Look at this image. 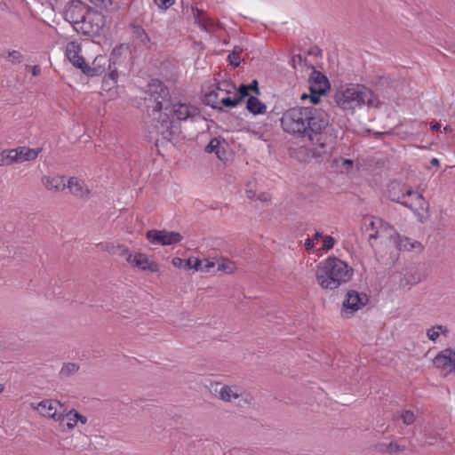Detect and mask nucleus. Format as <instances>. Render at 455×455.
Wrapping results in <instances>:
<instances>
[{"label": "nucleus", "mask_w": 455, "mask_h": 455, "mask_svg": "<svg viewBox=\"0 0 455 455\" xmlns=\"http://www.w3.org/2000/svg\"><path fill=\"white\" fill-rule=\"evenodd\" d=\"M283 130L296 139H307L313 156H330L335 149L337 130L330 124L326 111L315 107H295L285 110L281 117Z\"/></svg>", "instance_id": "obj_1"}, {"label": "nucleus", "mask_w": 455, "mask_h": 455, "mask_svg": "<svg viewBox=\"0 0 455 455\" xmlns=\"http://www.w3.org/2000/svg\"><path fill=\"white\" fill-rule=\"evenodd\" d=\"M354 269L347 262L330 256L317 265V283L326 290H334L351 280Z\"/></svg>", "instance_id": "obj_2"}, {"label": "nucleus", "mask_w": 455, "mask_h": 455, "mask_svg": "<svg viewBox=\"0 0 455 455\" xmlns=\"http://www.w3.org/2000/svg\"><path fill=\"white\" fill-rule=\"evenodd\" d=\"M338 107L343 110L353 111L356 107L367 105L369 108H378L380 104L379 97L368 87L363 84H351L350 87L339 90L334 96Z\"/></svg>", "instance_id": "obj_3"}, {"label": "nucleus", "mask_w": 455, "mask_h": 455, "mask_svg": "<svg viewBox=\"0 0 455 455\" xmlns=\"http://www.w3.org/2000/svg\"><path fill=\"white\" fill-rule=\"evenodd\" d=\"M145 100L152 108V115L159 110L168 111L172 105V96L168 86L159 79H151L147 85Z\"/></svg>", "instance_id": "obj_4"}, {"label": "nucleus", "mask_w": 455, "mask_h": 455, "mask_svg": "<svg viewBox=\"0 0 455 455\" xmlns=\"http://www.w3.org/2000/svg\"><path fill=\"white\" fill-rule=\"evenodd\" d=\"M106 25L105 16L99 11L90 7L89 12L83 20L82 24L77 27L76 32L84 36L95 37L100 35Z\"/></svg>", "instance_id": "obj_5"}, {"label": "nucleus", "mask_w": 455, "mask_h": 455, "mask_svg": "<svg viewBox=\"0 0 455 455\" xmlns=\"http://www.w3.org/2000/svg\"><path fill=\"white\" fill-rule=\"evenodd\" d=\"M90 6L80 0L68 1L63 10V17L66 21L70 23L76 31L85 15L89 12Z\"/></svg>", "instance_id": "obj_6"}, {"label": "nucleus", "mask_w": 455, "mask_h": 455, "mask_svg": "<svg viewBox=\"0 0 455 455\" xmlns=\"http://www.w3.org/2000/svg\"><path fill=\"white\" fill-rule=\"evenodd\" d=\"M153 116V125L164 142H171L176 132L174 122L165 110H159Z\"/></svg>", "instance_id": "obj_7"}, {"label": "nucleus", "mask_w": 455, "mask_h": 455, "mask_svg": "<svg viewBox=\"0 0 455 455\" xmlns=\"http://www.w3.org/2000/svg\"><path fill=\"white\" fill-rule=\"evenodd\" d=\"M369 301V298L366 293L359 292L355 290H349L345 297L342 305V316L345 318H350L355 312L364 307Z\"/></svg>", "instance_id": "obj_8"}, {"label": "nucleus", "mask_w": 455, "mask_h": 455, "mask_svg": "<svg viewBox=\"0 0 455 455\" xmlns=\"http://www.w3.org/2000/svg\"><path fill=\"white\" fill-rule=\"evenodd\" d=\"M406 193L408 196L404 202H402V205L410 209L422 221L424 214L428 212V202L420 193L413 190L412 188H411L410 192Z\"/></svg>", "instance_id": "obj_9"}, {"label": "nucleus", "mask_w": 455, "mask_h": 455, "mask_svg": "<svg viewBox=\"0 0 455 455\" xmlns=\"http://www.w3.org/2000/svg\"><path fill=\"white\" fill-rule=\"evenodd\" d=\"M146 237L150 243L163 246L179 243L183 239L180 233L165 229H150L146 233Z\"/></svg>", "instance_id": "obj_10"}, {"label": "nucleus", "mask_w": 455, "mask_h": 455, "mask_svg": "<svg viewBox=\"0 0 455 455\" xmlns=\"http://www.w3.org/2000/svg\"><path fill=\"white\" fill-rule=\"evenodd\" d=\"M169 111L172 113V116H174L178 121L190 120L193 122L201 115L200 109L197 107L190 103H181L180 101H172Z\"/></svg>", "instance_id": "obj_11"}, {"label": "nucleus", "mask_w": 455, "mask_h": 455, "mask_svg": "<svg viewBox=\"0 0 455 455\" xmlns=\"http://www.w3.org/2000/svg\"><path fill=\"white\" fill-rule=\"evenodd\" d=\"M64 405L58 400L46 399L38 403L36 410L44 417L53 419L63 424V412L61 410Z\"/></svg>", "instance_id": "obj_12"}, {"label": "nucleus", "mask_w": 455, "mask_h": 455, "mask_svg": "<svg viewBox=\"0 0 455 455\" xmlns=\"http://www.w3.org/2000/svg\"><path fill=\"white\" fill-rule=\"evenodd\" d=\"M433 363L436 368L446 372L455 373V350L452 348L442 350L434 358Z\"/></svg>", "instance_id": "obj_13"}, {"label": "nucleus", "mask_w": 455, "mask_h": 455, "mask_svg": "<svg viewBox=\"0 0 455 455\" xmlns=\"http://www.w3.org/2000/svg\"><path fill=\"white\" fill-rule=\"evenodd\" d=\"M126 261L132 267H136L143 271H150L156 273L159 271V266L156 262L150 261L148 257L140 252H137L134 255L129 254L126 257Z\"/></svg>", "instance_id": "obj_14"}, {"label": "nucleus", "mask_w": 455, "mask_h": 455, "mask_svg": "<svg viewBox=\"0 0 455 455\" xmlns=\"http://www.w3.org/2000/svg\"><path fill=\"white\" fill-rule=\"evenodd\" d=\"M411 187L397 182L392 181L388 185L387 195L388 198L395 203L402 204V202H404L408 194L406 192H410Z\"/></svg>", "instance_id": "obj_15"}, {"label": "nucleus", "mask_w": 455, "mask_h": 455, "mask_svg": "<svg viewBox=\"0 0 455 455\" xmlns=\"http://www.w3.org/2000/svg\"><path fill=\"white\" fill-rule=\"evenodd\" d=\"M371 227L372 228H377L378 230L374 233H370L369 243L373 239H378L383 233L388 234L390 238L393 237V233H395L393 226L380 218L371 217Z\"/></svg>", "instance_id": "obj_16"}, {"label": "nucleus", "mask_w": 455, "mask_h": 455, "mask_svg": "<svg viewBox=\"0 0 455 455\" xmlns=\"http://www.w3.org/2000/svg\"><path fill=\"white\" fill-rule=\"evenodd\" d=\"M192 13L195 23L203 30L211 33L215 30V23L203 10L198 9L196 6L192 7Z\"/></svg>", "instance_id": "obj_17"}, {"label": "nucleus", "mask_w": 455, "mask_h": 455, "mask_svg": "<svg viewBox=\"0 0 455 455\" xmlns=\"http://www.w3.org/2000/svg\"><path fill=\"white\" fill-rule=\"evenodd\" d=\"M424 279V275L420 273L416 266H411L404 270L403 277L400 279V286H412Z\"/></svg>", "instance_id": "obj_18"}, {"label": "nucleus", "mask_w": 455, "mask_h": 455, "mask_svg": "<svg viewBox=\"0 0 455 455\" xmlns=\"http://www.w3.org/2000/svg\"><path fill=\"white\" fill-rule=\"evenodd\" d=\"M42 183L48 190L60 191L66 188L65 178L63 176H44Z\"/></svg>", "instance_id": "obj_19"}, {"label": "nucleus", "mask_w": 455, "mask_h": 455, "mask_svg": "<svg viewBox=\"0 0 455 455\" xmlns=\"http://www.w3.org/2000/svg\"><path fill=\"white\" fill-rule=\"evenodd\" d=\"M246 109L254 116L263 115L267 111V106L256 96H249Z\"/></svg>", "instance_id": "obj_20"}, {"label": "nucleus", "mask_w": 455, "mask_h": 455, "mask_svg": "<svg viewBox=\"0 0 455 455\" xmlns=\"http://www.w3.org/2000/svg\"><path fill=\"white\" fill-rule=\"evenodd\" d=\"M68 188L70 192L76 196H84L88 195L90 191L86 188L84 180L76 177H71L68 181Z\"/></svg>", "instance_id": "obj_21"}, {"label": "nucleus", "mask_w": 455, "mask_h": 455, "mask_svg": "<svg viewBox=\"0 0 455 455\" xmlns=\"http://www.w3.org/2000/svg\"><path fill=\"white\" fill-rule=\"evenodd\" d=\"M42 150V148H30L25 146L18 147L19 163L36 160Z\"/></svg>", "instance_id": "obj_22"}, {"label": "nucleus", "mask_w": 455, "mask_h": 455, "mask_svg": "<svg viewBox=\"0 0 455 455\" xmlns=\"http://www.w3.org/2000/svg\"><path fill=\"white\" fill-rule=\"evenodd\" d=\"M309 85L313 84L318 88L330 90V83L328 78L320 71L313 69L308 79Z\"/></svg>", "instance_id": "obj_23"}, {"label": "nucleus", "mask_w": 455, "mask_h": 455, "mask_svg": "<svg viewBox=\"0 0 455 455\" xmlns=\"http://www.w3.org/2000/svg\"><path fill=\"white\" fill-rule=\"evenodd\" d=\"M394 80L389 76H374L371 77V84L378 91L387 92V89L393 87Z\"/></svg>", "instance_id": "obj_24"}, {"label": "nucleus", "mask_w": 455, "mask_h": 455, "mask_svg": "<svg viewBox=\"0 0 455 455\" xmlns=\"http://www.w3.org/2000/svg\"><path fill=\"white\" fill-rule=\"evenodd\" d=\"M130 28L132 29V36L135 38L138 44L144 46H147L149 44L150 38L141 26L135 23H131Z\"/></svg>", "instance_id": "obj_25"}, {"label": "nucleus", "mask_w": 455, "mask_h": 455, "mask_svg": "<svg viewBox=\"0 0 455 455\" xmlns=\"http://www.w3.org/2000/svg\"><path fill=\"white\" fill-rule=\"evenodd\" d=\"M102 59V57L100 59L96 58L92 62V67L86 63L81 70L83 74L91 77L101 76L106 70L105 67L100 64V61Z\"/></svg>", "instance_id": "obj_26"}, {"label": "nucleus", "mask_w": 455, "mask_h": 455, "mask_svg": "<svg viewBox=\"0 0 455 455\" xmlns=\"http://www.w3.org/2000/svg\"><path fill=\"white\" fill-rule=\"evenodd\" d=\"M375 450L380 453L395 454L403 451L405 446L400 445L396 442H390L389 443H379L375 445Z\"/></svg>", "instance_id": "obj_27"}, {"label": "nucleus", "mask_w": 455, "mask_h": 455, "mask_svg": "<svg viewBox=\"0 0 455 455\" xmlns=\"http://www.w3.org/2000/svg\"><path fill=\"white\" fill-rule=\"evenodd\" d=\"M202 101L204 105L209 106L213 109L223 111V108L219 105L220 100H219V94L215 90L205 92L203 96Z\"/></svg>", "instance_id": "obj_28"}, {"label": "nucleus", "mask_w": 455, "mask_h": 455, "mask_svg": "<svg viewBox=\"0 0 455 455\" xmlns=\"http://www.w3.org/2000/svg\"><path fill=\"white\" fill-rule=\"evenodd\" d=\"M394 243L395 244V247L399 251H410L413 248H415L416 244L420 245L419 243H418V242L411 243L408 237L401 236L399 234H396V235L394 237Z\"/></svg>", "instance_id": "obj_29"}, {"label": "nucleus", "mask_w": 455, "mask_h": 455, "mask_svg": "<svg viewBox=\"0 0 455 455\" xmlns=\"http://www.w3.org/2000/svg\"><path fill=\"white\" fill-rule=\"evenodd\" d=\"M95 6L107 12H115L120 9L121 0H89Z\"/></svg>", "instance_id": "obj_30"}, {"label": "nucleus", "mask_w": 455, "mask_h": 455, "mask_svg": "<svg viewBox=\"0 0 455 455\" xmlns=\"http://www.w3.org/2000/svg\"><path fill=\"white\" fill-rule=\"evenodd\" d=\"M329 90H325L324 88H318L315 85H309L310 94L303 93L301 95V100H305L307 98L310 99L312 104L316 105L320 101V96L325 94Z\"/></svg>", "instance_id": "obj_31"}, {"label": "nucleus", "mask_w": 455, "mask_h": 455, "mask_svg": "<svg viewBox=\"0 0 455 455\" xmlns=\"http://www.w3.org/2000/svg\"><path fill=\"white\" fill-rule=\"evenodd\" d=\"M219 393L220 399L225 402H231L232 399H236L241 395L240 394L237 393L236 387H229L227 385L221 387Z\"/></svg>", "instance_id": "obj_32"}, {"label": "nucleus", "mask_w": 455, "mask_h": 455, "mask_svg": "<svg viewBox=\"0 0 455 455\" xmlns=\"http://www.w3.org/2000/svg\"><path fill=\"white\" fill-rule=\"evenodd\" d=\"M108 69H109V72L104 77L103 82L105 84H108V81L111 80L112 84H109V89H110L114 84H116L117 78H118V73H117L116 68L115 67V63H111L110 61L108 63Z\"/></svg>", "instance_id": "obj_33"}, {"label": "nucleus", "mask_w": 455, "mask_h": 455, "mask_svg": "<svg viewBox=\"0 0 455 455\" xmlns=\"http://www.w3.org/2000/svg\"><path fill=\"white\" fill-rule=\"evenodd\" d=\"M241 52H242V49L239 46L234 47L233 52L231 53H229L228 56V61L230 66H232L234 68L239 67V65L241 63V59H240Z\"/></svg>", "instance_id": "obj_34"}, {"label": "nucleus", "mask_w": 455, "mask_h": 455, "mask_svg": "<svg viewBox=\"0 0 455 455\" xmlns=\"http://www.w3.org/2000/svg\"><path fill=\"white\" fill-rule=\"evenodd\" d=\"M220 140L218 138L214 137L210 140L208 145L205 147L204 150L206 153H209V154L215 153L217 157L221 159V156H220Z\"/></svg>", "instance_id": "obj_35"}, {"label": "nucleus", "mask_w": 455, "mask_h": 455, "mask_svg": "<svg viewBox=\"0 0 455 455\" xmlns=\"http://www.w3.org/2000/svg\"><path fill=\"white\" fill-rule=\"evenodd\" d=\"M0 56H1V58H4V59L11 61L12 64H19V63L22 62V60H23V55L19 51H16V50L8 51L6 55L3 53Z\"/></svg>", "instance_id": "obj_36"}, {"label": "nucleus", "mask_w": 455, "mask_h": 455, "mask_svg": "<svg viewBox=\"0 0 455 455\" xmlns=\"http://www.w3.org/2000/svg\"><path fill=\"white\" fill-rule=\"evenodd\" d=\"M81 52V45L76 42L71 41L67 44L65 55L69 60L71 57H75L77 53Z\"/></svg>", "instance_id": "obj_37"}, {"label": "nucleus", "mask_w": 455, "mask_h": 455, "mask_svg": "<svg viewBox=\"0 0 455 455\" xmlns=\"http://www.w3.org/2000/svg\"><path fill=\"white\" fill-rule=\"evenodd\" d=\"M201 266H202V261L199 259L190 257L185 260L183 268L187 269V270L195 269V270L198 271L200 269Z\"/></svg>", "instance_id": "obj_38"}, {"label": "nucleus", "mask_w": 455, "mask_h": 455, "mask_svg": "<svg viewBox=\"0 0 455 455\" xmlns=\"http://www.w3.org/2000/svg\"><path fill=\"white\" fill-rule=\"evenodd\" d=\"M79 370V365L74 363H68L64 364L61 368L60 374L64 376H69L77 372Z\"/></svg>", "instance_id": "obj_39"}, {"label": "nucleus", "mask_w": 455, "mask_h": 455, "mask_svg": "<svg viewBox=\"0 0 455 455\" xmlns=\"http://www.w3.org/2000/svg\"><path fill=\"white\" fill-rule=\"evenodd\" d=\"M249 96H251L249 92V87L245 84H241L236 90L235 97L242 103L244 100V99H248Z\"/></svg>", "instance_id": "obj_40"}, {"label": "nucleus", "mask_w": 455, "mask_h": 455, "mask_svg": "<svg viewBox=\"0 0 455 455\" xmlns=\"http://www.w3.org/2000/svg\"><path fill=\"white\" fill-rule=\"evenodd\" d=\"M61 412H63V421L67 420L66 427L68 429H73L76 425V419L75 417H72L71 410L68 412H66V409L63 407L61 410Z\"/></svg>", "instance_id": "obj_41"}, {"label": "nucleus", "mask_w": 455, "mask_h": 455, "mask_svg": "<svg viewBox=\"0 0 455 455\" xmlns=\"http://www.w3.org/2000/svg\"><path fill=\"white\" fill-rule=\"evenodd\" d=\"M220 104L225 108H235L238 105L241 104L239 100L235 96L233 98L231 97H225L220 100Z\"/></svg>", "instance_id": "obj_42"}, {"label": "nucleus", "mask_w": 455, "mask_h": 455, "mask_svg": "<svg viewBox=\"0 0 455 455\" xmlns=\"http://www.w3.org/2000/svg\"><path fill=\"white\" fill-rule=\"evenodd\" d=\"M7 156V165H11L14 163H19L18 147L12 149H5Z\"/></svg>", "instance_id": "obj_43"}, {"label": "nucleus", "mask_w": 455, "mask_h": 455, "mask_svg": "<svg viewBox=\"0 0 455 455\" xmlns=\"http://www.w3.org/2000/svg\"><path fill=\"white\" fill-rule=\"evenodd\" d=\"M401 419L405 425H411L415 421L414 412L410 410H404L401 414Z\"/></svg>", "instance_id": "obj_44"}, {"label": "nucleus", "mask_w": 455, "mask_h": 455, "mask_svg": "<svg viewBox=\"0 0 455 455\" xmlns=\"http://www.w3.org/2000/svg\"><path fill=\"white\" fill-rule=\"evenodd\" d=\"M68 60L72 63V65L75 68H79L81 70L86 64L84 58L81 56L80 53H77L76 55H75V57H71Z\"/></svg>", "instance_id": "obj_45"}, {"label": "nucleus", "mask_w": 455, "mask_h": 455, "mask_svg": "<svg viewBox=\"0 0 455 455\" xmlns=\"http://www.w3.org/2000/svg\"><path fill=\"white\" fill-rule=\"evenodd\" d=\"M335 244V239L331 235H325L323 238V245L322 250L323 251H329L333 248Z\"/></svg>", "instance_id": "obj_46"}, {"label": "nucleus", "mask_w": 455, "mask_h": 455, "mask_svg": "<svg viewBox=\"0 0 455 455\" xmlns=\"http://www.w3.org/2000/svg\"><path fill=\"white\" fill-rule=\"evenodd\" d=\"M235 267L233 263L229 260L224 261L218 265V270L224 271L228 274H230L234 271Z\"/></svg>", "instance_id": "obj_47"}, {"label": "nucleus", "mask_w": 455, "mask_h": 455, "mask_svg": "<svg viewBox=\"0 0 455 455\" xmlns=\"http://www.w3.org/2000/svg\"><path fill=\"white\" fill-rule=\"evenodd\" d=\"M154 2L159 8L166 10L174 4L175 0H154Z\"/></svg>", "instance_id": "obj_48"}, {"label": "nucleus", "mask_w": 455, "mask_h": 455, "mask_svg": "<svg viewBox=\"0 0 455 455\" xmlns=\"http://www.w3.org/2000/svg\"><path fill=\"white\" fill-rule=\"evenodd\" d=\"M247 86L249 87V92H253L256 95H260L259 82L256 79L252 80Z\"/></svg>", "instance_id": "obj_49"}, {"label": "nucleus", "mask_w": 455, "mask_h": 455, "mask_svg": "<svg viewBox=\"0 0 455 455\" xmlns=\"http://www.w3.org/2000/svg\"><path fill=\"white\" fill-rule=\"evenodd\" d=\"M427 336L430 340L435 341L439 338L440 334L439 331H436L435 327H433L427 330Z\"/></svg>", "instance_id": "obj_50"}, {"label": "nucleus", "mask_w": 455, "mask_h": 455, "mask_svg": "<svg viewBox=\"0 0 455 455\" xmlns=\"http://www.w3.org/2000/svg\"><path fill=\"white\" fill-rule=\"evenodd\" d=\"M72 417H75L76 419V422L77 421H80L82 424H85L87 422V418L82 414H80L77 411H76L75 409H72L71 410V414H70Z\"/></svg>", "instance_id": "obj_51"}, {"label": "nucleus", "mask_w": 455, "mask_h": 455, "mask_svg": "<svg viewBox=\"0 0 455 455\" xmlns=\"http://www.w3.org/2000/svg\"><path fill=\"white\" fill-rule=\"evenodd\" d=\"M172 263L174 267H177L179 268H183L185 260H183L182 259H180L179 257H174L172 260Z\"/></svg>", "instance_id": "obj_52"}, {"label": "nucleus", "mask_w": 455, "mask_h": 455, "mask_svg": "<svg viewBox=\"0 0 455 455\" xmlns=\"http://www.w3.org/2000/svg\"><path fill=\"white\" fill-rule=\"evenodd\" d=\"M292 63H293V68H295V63L298 62L299 64H301L303 61L306 62L307 61V58L306 57H303L301 54H296L292 57Z\"/></svg>", "instance_id": "obj_53"}, {"label": "nucleus", "mask_w": 455, "mask_h": 455, "mask_svg": "<svg viewBox=\"0 0 455 455\" xmlns=\"http://www.w3.org/2000/svg\"><path fill=\"white\" fill-rule=\"evenodd\" d=\"M364 224H365V231L366 232L371 231V233H374L376 230H378L377 228H372L371 227V217L364 219Z\"/></svg>", "instance_id": "obj_54"}, {"label": "nucleus", "mask_w": 455, "mask_h": 455, "mask_svg": "<svg viewBox=\"0 0 455 455\" xmlns=\"http://www.w3.org/2000/svg\"><path fill=\"white\" fill-rule=\"evenodd\" d=\"M354 165V161L351 159H342V166L346 168L347 171L351 169Z\"/></svg>", "instance_id": "obj_55"}, {"label": "nucleus", "mask_w": 455, "mask_h": 455, "mask_svg": "<svg viewBox=\"0 0 455 455\" xmlns=\"http://www.w3.org/2000/svg\"><path fill=\"white\" fill-rule=\"evenodd\" d=\"M7 165L6 150L0 152V166Z\"/></svg>", "instance_id": "obj_56"}, {"label": "nucleus", "mask_w": 455, "mask_h": 455, "mask_svg": "<svg viewBox=\"0 0 455 455\" xmlns=\"http://www.w3.org/2000/svg\"><path fill=\"white\" fill-rule=\"evenodd\" d=\"M429 126H430V129L433 131V132H437L441 129V124L439 122L434 120L432 122L429 123Z\"/></svg>", "instance_id": "obj_57"}, {"label": "nucleus", "mask_w": 455, "mask_h": 455, "mask_svg": "<svg viewBox=\"0 0 455 455\" xmlns=\"http://www.w3.org/2000/svg\"><path fill=\"white\" fill-rule=\"evenodd\" d=\"M314 239L307 238L305 241L304 247L307 251H310L314 248Z\"/></svg>", "instance_id": "obj_58"}, {"label": "nucleus", "mask_w": 455, "mask_h": 455, "mask_svg": "<svg viewBox=\"0 0 455 455\" xmlns=\"http://www.w3.org/2000/svg\"><path fill=\"white\" fill-rule=\"evenodd\" d=\"M214 267H215L214 262L207 261V263L204 267H202V266L200 267L199 270H202L203 272H209L211 270V268Z\"/></svg>", "instance_id": "obj_59"}, {"label": "nucleus", "mask_w": 455, "mask_h": 455, "mask_svg": "<svg viewBox=\"0 0 455 455\" xmlns=\"http://www.w3.org/2000/svg\"><path fill=\"white\" fill-rule=\"evenodd\" d=\"M321 53L322 51L318 46H315L307 52V55H321Z\"/></svg>", "instance_id": "obj_60"}, {"label": "nucleus", "mask_w": 455, "mask_h": 455, "mask_svg": "<svg viewBox=\"0 0 455 455\" xmlns=\"http://www.w3.org/2000/svg\"><path fill=\"white\" fill-rule=\"evenodd\" d=\"M117 248L120 251L119 254L122 255V256H127L128 257L129 254H132L130 252L129 249L124 247V246H120L119 245Z\"/></svg>", "instance_id": "obj_61"}, {"label": "nucleus", "mask_w": 455, "mask_h": 455, "mask_svg": "<svg viewBox=\"0 0 455 455\" xmlns=\"http://www.w3.org/2000/svg\"><path fill=\"white\" fill-rule=\"evenodd\" d=\"M32 75L37 76L41 74V68L38 65H35L31 68Z\"/></svg>", "instance_id": "obj_62"}, {"label": "nucleus", "mask_w": 455, "mask_h": 455, "mask_svg": "<svg viewBox=\"0 0 455 455\" xmlns=\"http://www.w3.org/2000/svg\"><path fill=\"white\" fill-rule=\"evenodd\" d=\"M436 331H441L443 334L446 335L448 332V329L445 326L443 325H436L435 327Z\"/></svg>", "instance_id": "obj_63"}, {"label": "nucleus", "mask_w": 455, "mask_h": 455, "mask_svg": "<svg viewBox=\"0 0 455 455\" xmlns=\"http://www.w3.org/2000/svg\"><path fill=\"white\" fill-rule=\"evenodd\" d=\"M323 238V236L322 235V233L315 232L311 239H314V243H315V241H318Z\"/></svg>", "instance_id": "obj_64"}]
</instances>
